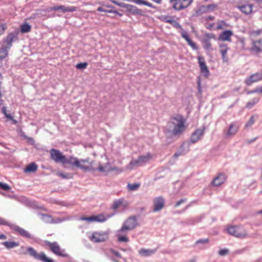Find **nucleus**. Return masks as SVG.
Masks as SVG:
<instances>
[{
	"instance_id": "25",
	"label": "nucleus",
	"mask_w": 262,
	"mask_h": 262,
	"mask_svg": "<svg viewBox=\"0 0 262 262\" xmlns=\"http://www.w3.org/2000/svg\"><path fill=\"white\" fill-rule=\"evenodd\" d=\"M77 8L74 6H68L66 7L63 5H60L58 6H55L51 8V10L57 11L60 10L63 13L66 12H72L76 11Z\"/></svg>"
},
{
	"instance_id": "16",
	"label": "nucleus",
	"mask_w": 262,
	"mask_h": 262,
	"mask_svg": "<svg viewBox=\"0 0 262 262\" xmlns=\"http://www.w3.org/2000/svg\"><path fill=\"white\" fill-rule=\"evenodd\" d=\"M262 80V72L256 73L251 75L245 80V83L247 85H250L254 82H256Z\"/></svg>"
},
{
	"instance_id": "26",
	"label": "nucleus",
	"mask_w": 262,
	"mask_h": 262,
	"mask_svg": "<svg viewBox=\"0 0 262 262\" xmlns=\"http://www.w3.org/2000/svg\"><path fill=\"white\" fill-rule=\"evenodd\" d=\"M253 7V5L252 4H245L236 7L237 9L246 15H249L252 13Z\"/></svg>"
},
{
	"instance_id": "63",
	"label": "nucleus",
	"mask_w": 262,
	"mask_h": 262,
	"mask_svg": "<svg viewBox=\"0 0 262 262\" xmlns=\"http://www.w3.org/2000/svg\"><path fill=\"white\" fill-rule=\"evenodd\" d=\"M112 13H115V14H116L117 15H118L120 16H121L122 15V14L120 13L119 12H118L117 11H116V10H112Z\"/></svg>"
},
{
	"instance_id": "11",
	"label": "nucleus",
	"mask_w": 262,
	"mask_h": 262,
	"mask_svg": "<svg viewBox=\"0 0 262 262\" xmlns=\"http://www.w3.org/2000/svg\"><path fill=\"white\" fill-rule=\"evenodd\" d=\"M11 228L13 229L16 232L18 233L22 237L28 238V239H33L34 236L30 234L28 231L25 230L24 229L15 225L12 224L11 226Z\"/></svg>"
},
{
	"instance_id": "62",
	"label": "nucleus",
	"mask_w": 262,
	"mask_h": 262,
	"mask_svg": "<svg viewBox=\"0 0 262 262\" xmlns=\"http://www.w3.org/2000/svg\"><path fill=\"white\" fill-rule=\"evenodd\" d=\"M256 93H260L262 94V86L260 88H256Z\"/></svg>"
},
{
	"instance_id": "41",
	"label": "nucleus",
	"mask_w": 262,
	"mask_h": 262,
	"mask_svg": "<svg viewBox=\"0 0 262 262\" xmlns=\"http://www.w3.org/2000/svg\"><path fill=\"white\" fill-rule=\"evenodd\" d=\"M57 175L58 176H59L60 177H61L62 179H72L73 178L72 175L70 173H62L61 172H58L57 173Z\"/></svg>"
},
{
	"instance_id": "61",
	"label": "nucleus",
	"mask_w": 262,
	"mask_h": 262,
	"mask_svg": "<svg viewBox=\"0 0 262 262\" xmlns=\"http://www.w3.org/2000/svg\"><path fill=\"white\" fill-rule=\"evenodd\" d=\"M2 113L5 115L7 113V108L5 106H3L2 108Z\"/></svg>"
},
{
	"instance_id": "40",
	"label": "nucleus",
	"mask_w": 262,
	"mask_h": 262,
	"mask_svg": "<svg viewBox=\"0 0 262 262\" xmlns=\"http://www.w3.org/2000/svg\"><path fill=\"white\" fill-rule=\"evenodd\" d=\"M129 10L134 14H140L141 13V11L137 8L136 6L132 5H128Z\"/></svg>"
},
{
	"instance_id": "48",
	"label": "nucleus",
	"mask_w": 262,
	"mask_h": 262,
	"mask_svg": "<svg viewBox=\"0 0 262 262\" xmlns=\"http://www.w3.org/2000/svg\"><path fill=\"white\" fill-rule=\"evenodd\" d=\"M208 242H209V239L208 238L201 239L198 240L196 242V244H207Z\"/></svg>"
},
{
	"instance_id": "19",
	"label": "nucleus",
	"mask_w": 262,
	"mask_h": 262,
	"mask_svg": "<svg viewBox=\"0 0 262 262\" xmlns=\"http://www.w3.org/2000/svg\"><path fill=\"white\" fill-rule=\"evenodd\" d=\"M128 206V203L124 198H120L116 200L113 202L112 208L114 210H116L120 207H122L123 209L126 208Z\"/></svg>"
},
{
	"instance_id": "35",
	"label": "nucleus",
	"mask_w": 262,
	"mask_h": 262,
	"mask_svg": "<svg viewBox=\"0 0 262 262\" xmlns=\"http://www.w3.org/2000/svg\"><path fill=\"white\" fill-rule=\"evenodd\" d=\"M132 1L137 5H143L150 8H154L151 3L144 0H132Z\"/></svg>"
},
{
	"instance_id": "42",
	"label": "nucleus",
	"mask_w": 262,
	"mask_h": 262,
	"mask_svg": "<svg viewBox=\"0 0 262 262\" xmlns=\"http://www.w3.org/2000/svg\"><path fill=\"white\" fill-rule=\"evenodd\" d=\"M139 186L140 185L139 184L136 183L128 184L127 185V187L129 190L135 191L139 188Z\"/></svg>"
},
{
	"instance_id": "29",
	"label": "nucleus",
	"mask_w": 262,
	"mask_h": 262,
	"mask_svg": "<svg viewBox=\"0 0 262 262\" xmlns=\"http://www.w3.org/2000/svg\"><path fill=\"white\" fill-rule=\"evenodd\" d=\"M156 252V250L152 249H146L144 248H142L139 250V254L144 257H147L151 255L154 254Z\"/></svg>"
},
{
	"instance_id": "17",
	"label": "nucleus",
	"mask_w": 262,
	"mask_h": 262,
	"mask_svg": "<svg viewBox=\"0 0 262 262\" xmlns=\"http://www.w3.org/2000/svg\"><path fill=\"white\" fill-rule=\"evenodd\" d=\"M239 129V125L237 122H234L231 123L225 133L227 137H231L235 135Z\"/></svg>"
},
{
	"instance_id": "31",
	"label": "nucleus",
	"mask_w": 262,
	"mask_h": 262,
	"mask_svg": "<svg viewBox=\"0 0 262 262\" xmlns=\"http://www.w3.org/2000/svg\"><path fill=\"white\" fill-rule=\"evenodd\" d=\"M38 166L34 163H31L29 164L25 169L24 171L26 172H34L37 169Z\"/></svg>"
},
{
	"instance_id": "3",
	"label": "nucleus",
	"mask_w": 262,
	"mask_h": 262,
	"mask_svg": "<svg viewBox=\"0 0 262 262\" xmlns=\"http://www.w3.org/2000/svg\"><path fill=\"white\" fill-rule=\"evenodd\" d=\"M20 253L24 255L28 254L35 259L42 262H54L53 259L48 258L44 252H41L38 253L34 248L31 247H25L21 246Z\"/></svg>"
},
{
	"instance_id": "2",
	"label": "nucleus",
	"mask_w": 262,
	"mask_h": 262,
	"mask_svg": "<svg viewBox=\"0 0 262 262\" xmlns=\"http://www.w3.org/2000/svg\"><path fill=\"white\" fill-rule=\"evenodd\" d=\"M185 120L182 116L177 115L172 117L167 124L169 132H172L174 135L183 133L185 129Z\"/></svg>"
},
{
	"instance_id": "45",
	"label": "nucleus",
	"mask_w": 262,
	"mask_h": 262,
	"mask_svg": "<svg viewBox=\"0 0 262 262\" xmlns=\"http://www.w3.org/2000/svg\"><path fill=\"white\" fill-rule=\"evenodd\" d=\"M199 222V220H198V219H187L185 221V224L186 225H194L195 223H198Z\"/></svg>"
},
{
	"instance_id": "58",
	"label": "nucleus",
	"mask_w": 262,
	"mask_h": 262,
	"mask_svg": "<svg viewBox=\"0 0 262 262\" xmlns=\"http://www.w3.org/2000/svg\"><path fill=\"white\" fill-rule=\"evenodd\" d=\"M214 19V17L213 16H208L206 17L205 19L206 20H212Z\"/></svg>"
},
{
	"instance_id": "39",
	"label": "nucleus",
	"mask_w": 262,
	"mask_h": 262,
	"mask_svg": "<svg viewBox=\"0 0 262 262\" xmlns=\"http://www.w3.org/2000/svg\"><path fill=\"white\" fill-rule=\"evenodd\" d=\"M173 17L170 15L163 16L161 18V20L164 23L170 24L172 20H173Z\"/></svg>"
},
{
	"instance_id": "20",
	"label": "nucleus",
	"mask_w": 262,
	"mask_h": 262,
	"mask_svg": "<svg viewBox=\"0 0 262 262\" xmlns=\"http://www.w3.org/2000/svg\"><path fill=\"white\" fill-rule=\"evenodd\" d=\"M215 36L213 34L207 33L204 35L203 39V47L206 50H209L211 47V39L214 38Z\"/></svg>"
},
{
	"instance_id": "12",
	"label": "nucleus",
	"mask_w": 262,
	"mask_h": 262,
	"mask_svg": "<svg viewBox=\"0 0 262 262\" xmlns=\"http://www.w3.org/2000/svg\"><path fill=\"white\" fill-rule=\"evenodd\" d=\"M252 45L249 49L252 53L257 54L262 52V39L252 40Z\"/></svg>"
},
{
	"instance_id": "56",
	"label": "nucleus",
	"mask_w": 262,
	"mask_h": 262,
	"mask_svg": "<svg viewBox=\"0 0 262 262\" xmlns=\"http://www.w3.org/2000/svg\"><path fill=\"white\" fill-rule=\"evenodd\" d=\"M97 170L101 172H104L105 171L104 167L101 165L98 166Z\"/></svg>"
},
{
	"instance_id": "37",
	"label": "nucleus",
	"mask_w": 262,
	"mask_h": 262,
	"mask_svg": "<svg viewBox=\"0 0 262 262\" xmlns=\"http://www.w3.org/2000/svg\"><path fill=\"white\" fill-rule=\"evenodd\" d=\"M31 26L27 23L24 24L20 27L21 32L23 33L29 32L31 31Z\"/></svg>"
},
{
	"instance_id": "14",
	"label": "nucleus",
	"mask_w": 262,
	"mask_h": 262,
	"mask_svg": "<svg viewBox=\"0 0 262 262\" xmlns=\"http://www.w3.org/2000/svg\"><path fill=\"white\" fill-rule=\"evenodd\" d=\"M154 207L153 211L158 212L161 210L164 206L165 200L162 196L157 197L153 200Z\"/></svg>"
},
{
	"instance_id": "15",
	"label": "nucleus",
	"mask_w": 262,
	"mask_h": 262,
	"mask_svg": "<svg viewBox=\"0 0 262 262\" xmlns=\"http://www.w3.org/2000/svg\"><path fill=\"white\" fill-rule=\"evenodd\" d=\"M198 59L201 73L204 76L207 77L209 75V71L206 64L204 58L200 56L198 57Z\"/></svg>"
},
{
	"instance_id": "53",
	"label": "nucleus",
	"mask_w": 262,
	"mask_h": 262,
	"mask_svg": "<svg viewBox=\"0 0 262 262\" xmlns=\"http://www.w3.org/2000/svg\"><path fill=\"white\" fill-rule=\"evenodd\" d=\"M185 202H186V199H181V200H180L179 201L177 202V203L175 205V207H178L180 205H181V204H182V203H184Z\"/></svg>"
},
{
	"instance_id": "27",
	"label": "nucleus",
	"mask_w": 262,
	"mask_h": 262,
	"mask_svg": "<svg viewBox=\"0 0 262 262\" xmlns=\"http://www.w3.org/2000/svg\"><path fill=\"white\" fill-rule=\"evenodd\" d=\"M226 177L223 173L218 174L212 181V184L216 186H220L226 181Z\"/></svg>"
},
{
	"instance_id": "22",
	"label": "nucleus",
	"mask_w": 262,
	"mask_h": 262,
	"mask_svg": "<svg viewBox=\"0 0 262 262\" xmlns=\"http://www.w3.org/2000/svg\"><path fill=\"white\" fill-rule=\"evenodd\" d=\"M89 162V159H79L78 162V164L77 165L76 167H78L81 169L82 171L84 172L90 171L92 170H94L92 167L89 165H85L86 163Z\"/></svg>"
},
{
	"instance_id": "60",
	"label": "nucleus",
	"mask_w": 262,
	"mask_h": 262,
	"mask_svg": "<svg viewBox=\"0 0 262 262\" xmlns=\"http://www.w3.org/2000/svg\"><path fill=\"white\" fill-rule=\"evenodd\" d=\"M5 116L6 118H7L8 119H10V120H12L13 119V117L10 114H8V113H7L5 115Z\"/></svg>"
},
{
	"instance_id": "64",
	"label": "nucleus",
	"mask_w": 262,
	"mask_h": 262,
	"mask_svg": "<svg viewBox=\"0 0 262 262\" xmlns=\"http://www.w3.org/2000/svg\"><path fill=\"white\" fill-rule=\"evenodd\" d=\"M256 93V89H255L254 90H253L252 91H249L248 92H247V94H252V93Z\"/></svg>"
},
{
	"instance_id": "1",
	"label": "nucleus",
	"mask_w": 262,
	"mask_h": 262,
	"mask_svg": "<svg viewBox=\"0 0 262 262\" xmlns=\"http://www.w3.org/2000/svg\"><path fill=\"white\" fill-rule=\"evenodd\" d=\"M138 226L137 219L135 216L127 218L123 223L121 228L117 231L116 236L119 242L127 243L129 238L127 236L129 231L133 230Z\"/></svg>"
},
{
	"instance_id": "38",
	"label": "nucleus",
	"mask_w": 262,
	"mask_h": 262,
	"mask_svg": "<svg viewBox=\"0 0 262 262\" xmlns=\"http://www.w3.org/2000/svg\"><path fill=\"white\" fill-rule=\"evenodd\" d=\"M8 49L6 47L3 46L0 49V59L5 58L8 55Z\"/></svg>"
},
{
	"instance_id": "7",
	"label": "nucleus",
	"mask_w": 262,
	"mask_h": 262,
	"mask_svg": "<svg viewBox=\"0 0 262 262\" xmlns=\"http://www.w3.org/2000/svg\"><path fill=\"white\" fill-rule=\"evenodd\" d=\"M228 233L233 236L238 238L245 237L247 233L245 230L239 226H230L227 229Z\"/></svg>"
},
{
	"instance_id": "30",
	"label": "nucleus",
	"mask_w": 262,
	"mask_h": 262,
	"mask_svg": "<svg viewBox=\"0 0 262 262\" xmlns=\"http://www.w3.org/2000/svg\"><path fill=\"white\" fill-rule=\"evenodd\" d=\"M261 33V29L252 30L249 31L248 34L252 41V40H255L254 39L259 36Z\"/></svg>"
},
{
	"instance_id": "4",
	"label": "nucleus",
	"mask_w": 262,
	"mask_h": 262,
	"mask_svg": "<svg viewBox=\"0 0 262 262\" xmlns=\"http://www.w3.org/2000/svg\"><path fill=\"white\" fill-rule=\"evenodd\" d=\"M170 24L175 28L180 30L182 37L186 40L189 46H190L193 50H196L198 49L196 44L191 39L188 33L182 28L181 25L177 21L173 19L172 20Z\"/></svg>"
},
{
	"instance_id": "28",
	"label": "nucleus",
	"mask_w": 262,
	"mask_h": 262,
	"mask_svg": "<svg viewBox=\"0 0 262 262\" xmlns=\"http://www.w3.org/2000/svg\"><path fill=\"white\" fill-rule=\"evenodd\" d=\"M37 215L40 217V219L46 223H57L53 221L52 216L48 214H43L40 212L37 213Z\"/></svg>"
},
{
	"instance_id": "49",
	"label": "nucleus",
	"mask_w": 262,
	"mask_h": 262,
	"mask_svg": "<svg viewBox=\"0 0 262 262\" xmlns=\"http://www.w3.org/2000/svg\"><path fill=\"white\" fill-rule=\"evenodd\" d=\"M229 250L227 249H223L219 251V254L221 256H224L228 254Z\"/></svg>"
},
{
	"instance_id": "50",
	"label": "nucleus",
	"mask_w": 262,
	"mask_h": 262,
	"mask_svg": "<svg viewBox=\"0 0 262 262\" xmlns=\"http://www.w3.org/2000/svg\"><path fill=\"white\" fill-rule=\"evenodd\" d=\"M6 28L7 27L5 24H0V35L4 33Z\"/></svg>"
},
{
	"instance_id": "32",
	"label": "nucleus",
	"mask_w": 262,
	"mask_h": 262,
	"mask_svg": "<svg viewBox=\"0 0 262 262\" xmlns=\"http://www.w3.org/2000/svg\"><path fill=\"white\" fill-rule=\"evenodd\" d=\"M66 162H65V164H69L72 166L76 167L78 164L79 159H78L77 158L70 157L69 159L66 158Z\"/></svg>"
},
{
	"instance_id": "6",
	"label": "nucleus",
	"mask_w": 262,
	"mask_h": 262,
	"mask_svg": "<svg viewBox=\"0 0 262 262\" xmlns=\"http://www.w3.org/2000/svg\"><path fill=\"white\" fill-rule=\"evenodd\" d=\"M110 232L106 231H97L93 233L90 237V240L94 243H100L107 241L108 239Z\"/></svg>"
},
{
	"instance_id": "33",
	"label": "nucleus",
	"mask_w": 262,
	"mask_h": 262,
	"mask_svg": "<svg viewBox=\"0 0 262 262\" xmlns=\"http://www.w3.org/2000/svg\"><path fill=\"white\" fill-rule=\"evenodd\" d=\"M15 37H16V35L12 33L9 34L7 36V37L4 42L7 45V48H10L11 47L12 42H13V41Z\"/></svg>"
},
{
	"instance_id": "46",
	"label": "nucleus",
	"mask_w": 262,
	"mask_h": 262,
	"mask_svg": "<svg viewBox=\"0 0 262 262\" xmlns=\"http://www.w3.org/2000/svg\"><path fill=\"white\" fill-rule=\"evenodd\" d=\"M88 63L86 62H80L76 65V68L78 69L83 70L86 68Z\"/></svg>"
},
{
	"instance_id": "8",
	"label": "nucleus",
	"mask_w": 262,
	"mask_h": 262,
	"mask_svg": "<svg viewBox=\"0 0 262 262\" xmlns=\"http://www.w3.org/2000/svg\"><path fill=\"white\" fill-rule=\"evenodd\" d=\"M47 245L50 248V250L56 255L61 257H67L68 256L65 250L61 249L57 242H48Z\"/></svg>"
},
{
	"instance_id": "57",
	"label": "nucleus",
	"mask_w": 262,
	"mask_h": 262,
	"mask_svg": "<svg viewBox=\"0 0 262 262\" xmlns=\"http://www.w3.org/2000/svg\"><path fill=\"white\" fill-rule=\"evenodd\" d=\"M182 155L181 152H177L173 155V158L177 159L178 157Z\"/></svg>"
},
{
	"instance_id": "9",
	"label": "nucleus",
	"mask_w": 262,
	"mask_h": 262,
	"mask_svg": "<svg viewBox=\"0 0 262 262\" xmlns=\"http://www.w3.org/2000/svg\"><path fill=\"white\" fill-rule=\"evenodd\" d=\"M193 0H170L173 3V8L176 10L180 11L183 10L189 6Z\"/></svg>"
},
{
	"instance_id": "21",
	"label": "nucleus",
	"mask_w": 262,
	"mask_h": 262,
	"mask_svg": "<svg viewBox=\"0 0 262 262\" xmlns=\"http://www.w3.org/2000/svg\"><path fill=\"white\" fill-rule=\"evenodd\" d=\"M220 52L221 54L222 59L224 62H227L228 61V58L227 56V53L229 48L227 45L225 43L222 42L219 44Z\"/></svg>"
},
{
	"instance_id": "43",
	"label": "nucleus",
	"mask_w": 262,
	"mask_h": 262,
	"mask_svg": "<svg viewBox=\"0 0 262 262\" xmlns=\"http://www.w3.org/2000/svg\"><path fill=\"white\" fill-rule=\"evenodd\" d=\"M0 188L6 191H8L11 189V187L9 185L1 182H0Z\"/></svg>"
},
{
	"instance_id": "36",
	"label": "nucleus",
	"mask_w": 262,
	"mask_h": 262,
	"mask_svg": "<svg viewBox=\"0 0 262 262\" xmlns=\"http://www.w3.org/2000/svg\"><path fill=\"white\" fill-rule=\"evenodd\" d=\"M259 101V98L255 97L251 101L248 102L246 104V107L250 109L255 104L258 103Z\"/></svg>"
},
{
	"instance_id": "51",
	"label": "nucleus",
	"mask_w": 262,
	"mask_h": 262,
	"mask_svg": "<svg viewBox=\"0 0 262 262\" xmlns=\"http://www.w3.org/2000/svg\"><path fill=\"white\" fill-rule=\"evenodd\" d=\"M12 224H10L5 220L2 218H0V225H7L11 227Z\"/></svg>"
},
{
	"instance_id": "10",
	"label": "nucleus",
	"mask_w": 262,
	"mask_h": 262,
	"mask_svg": "<svg viewBox=\"0 0 262 262\" xmlns=\"http://www.w3.org/2000/svg\"><path fill=\"white\" fill-rule=\"evenodd\" d=\"M50 157L56 163L65 164L66 157L58 150L52 148L50 150Z\"/></svg>"
},
{
	"instance_id": "18",
	"label": "nucleus",
	"mask_w": 262,
	"mask_h": 262,
	"mask_svg": "<svg viewBox=\"0 0 262 262\" xmlns=\"http://www.w3.org/2000/svg\"><path fill=\"white\" fill-rule=\"evenodd\" d=\"M205 129V127H203L201 128H199L195 130V132L193 133L191 136V142L192 143H195L197 142L199 140H200L202 136H203V135L204 134Z\"/></svg>"
},
{
	"instance_id": "59",
	"label": "nucleus",
	"mask_w": 262,
	"mask_h": 262,
	"mask_svg": "<svg viewBox=\"0 0 262 262\" xmlns=\"http://www.w3.org/2000/svg\"><path fill=\"white\" fill-rule=\"evenodd\" d=\"M5 116L6 118H7L8 119H10V120H12L13 119V117L10 114H8V113H7L5 115Z\"/></svg>"
},
{
	"instance_id": "55",
	"label": "nucleus",
	"mask_w": 262,
	"mask_h": 262,
	"mask_svg": "<svg viewBox=\"0 0 262 262\" xmlns=\"http://www.w3.org/2000/svg\"><path fill=\"white\" fill-rule=\"evenodd\" d=\"M225 24V22L224 21H221L220 24L218 25L217 27V29H221L223 28V25Z\"/></svg>"
},
{
	"instance_id": "13",
	"label": "nucleus",
	"mask_w": 262,
	"mask_h": 262,
	"mask_svg": "<svg viewBox=\"0 0 262 262\" xmlns=\"http://www.w3.org/2000/svg\"><path fill=\"white\" fill-rule=\"evenodd\" d=\"M217 7V6L215 4H211L208 5H202L196 11V13L198 15H200L203 13L212 12L216 9Z\"/></svg>"
},
{
	"instance_id": "23",
	"label": "nucleus",
	"mask_w": 262,
	"mask_h": 262,
	"mask_svg": "<svg viewBox=\"0 0 262 262\" xmlns=\"http://www.w3.org/2000/svg\"><path fill=\"white\" fill-rule=\"evenodd\" d=\"M81 220L89 222H103L105 221L106 218L103 215H98L90 217H81Z\"/></svg>"
},
{
	"instance_id": "44",
	"label": "nucleus",
	"mask_w": 262,
	"mask_h": 262,
	"mask_svg": "<svg viewBox=\"0 0 262 262\" xmlns=\"http://www.w3.org/2000/svg\"><path fill=\"white\" fill-rule=\"evenodd\" d=\"M238 42L241 46V47L242 50L246 49V43H245V39L244 37H240L238 39Z\"/></svg>"
},
{
	"instance_id": "5",
	"label": "nucleus",
	"mask_w": 262,
	"mask_h": 262,
	"mask_svg": "<svg viewBox=\"0 0 262 262\" xmlns=\"http://www.w3.org/2000/svg\"><path fill=\"white\" fill-rule=\"evenodd\" d=\"M152 158V155L148 152L145 155L141 156L137 159L132 160L129 165L133 167H138L142 166L148 163Z\"/></svg>"
},
{
	"instance_id": "34",
	"label": "nucleus",
	"mask_w": 262,
	"mask_h": 262,
	"mask_svg": "<svg viewBox=\"0 0 262 262\" xmlns=\"http://www.w3.org/2000/svg\"><path fill=\"white\" fill-rule=\"evenodd\" d=\"M2 245L9 249L18 246L19 244L18 243L15 242L6 241L2 243Z\"/></svg>"
},
{
	"instance_id": "54",
	"label": "nucleus",
	"mask_w": 262,
	"mask_h": 262,
	"mask_svg": "<svg viewBox=\"0 0 262 262\" xmlns=\"http://www.w3.org/2000/svg\"><path fill=\"white\" fill-rule=\"evenodd\" d=\"M112 253L118 257H121L120 253L116 250H111Z\"/></svg>"
},
{
	"instance_id": "47",
	"label": "nucleus",
	"mask_w": 262,
	"mask_h": 262,
	"mask_svg": "<svg viewBox=\"0 0 262 262\" xmlns=\"http://www.w3.org/2000/svg\"><path fill=\"white\" fill-rule=\"evenodd\" d=\"M255 119L253 116H251L249 120L246 123L245 125L246 127H249L251 126L254 123Z\"/></svg>"
},
{
	"instance_id": "52",
	"label": "nucleus",
	"mask_w": 262,
	"mask_h": 262,
	"mask_svg": "<svg viewBox=\"0 0 262 262\" xmlns=\"http://www.w3.org/2000/svg\"><path fill=\"white\" fill-rule=\"evenodd\" d=\"M97 11L99 12H104L107 13H112V10H105L102 7H99L97 9Z\"/></svg>"
},
{
	"instance_id": "24",
	"label": "nucleus",
	"mask_w": 262,
	"mask_h": 262,
	"mask_svg": "<svg viewBox=\"0 0 262 262\" xmlns=\"http://www.w3.org/2000/svg\"><path fill=\"white\" fill-rule=\"evenodd\" d=\"M233 33L231 30H226L222 32L219 36V40L222 41H231V36L233 35Z\"/></svg>"
}]
</instances>
